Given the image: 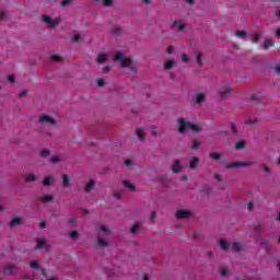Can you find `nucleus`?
Masks as SVG:
<instances>
[{"label": "nucleus", "mask_w": 280, "mask_h": 280, "mask_svg": "<svg viewBox=\"0 0 280 280\" xmlns=\"http://www.w3.org/2000/svg\"><path fill=\"white\" fill-rule=\"evenodd\" d=\"M246 34H247L246 31H240V30L236 31V36L238 38H246Z\"/></svg>", "instance_id": "cd10ccee"}, {"label": "nucleus", "mask_w": 280, "mask_h": 280, "mask_svg": "<svg viewBox=\"0 0 280 280\" xmlns=\"http://www.w3.org/2000/svg\"><path fill=\"white\" fill-rule=\"evenodd\" d=\"M210 159H212V161H226V158H222V153L219 152H211Z\"/></svg>", "instance_id": "6e6552de"}, {"label": "nucleus", "mask_w": 280, "mask_h": 280, "mask_svg": "<svg viewBox=\"0 0 280 280\" xmlns=\"http://www.w3.org/2000/svg\"><path fill=\"white\" fill-rule=\"evenodd\" d=\"M191 148H192V150H196V148H200V141L199 140H194Z\"/></svg>", "instance_id": "ea45409f"}, {"label": "nucleus", "mask_w": 280, "mask_h": 280, "mask_svg": "<svg viewBox=\"0 0 280 280\" xmlns=\"http://www.w3.org/2000/svg\"><path fill=\"white\" fill-rule=\"evenodd\" d=\"M197 65L201 66L202 65V54L198 52L196 56Z\"/></svg>", "instance_id": "f704fd0d"}, {"label": "nucleus", "mask_w": 280, "mask_h": 280, "mask_svg": "<svg viewBox=\"0 0 280 280\" xmlns=\"http://www.w3.org/2000/svg\"><path fill=\"white\" fill-rule=\"evenodd\" d=\"M37 248H45V240L43 238H37Z\"/></svg>", "instance_id": "c85d7f7f"}, {"label": "nucleus", "mask_w": 280, "mask_h": 280, "mask_svg": "<svg viewBox=\"0 0 280 280\" xmlns=\"http://www.w3.org/2000/svg\"><path fill=\"white\" fill-rule=\"evenodd\" d=\"M96 84H97V86H104V84H106V81L101 78V79L96 80Z\"/></svg>", "instance_id": "79ce46f5"}, {"label": "nucleus", "mask_w": 280, "mask_h": 280, "mask_svg": "<svg viewBox=\"0 0 280 280\" xmlns=\"http://www.w3.org/2000/svg\"><path fill=\"white\" fill-rule=\"evenodd\" d=\"M50 163L56 164V163H60V156L55 155L50 159Z\"/></svg>", "instance_id": "e433bc0d"}, {"label": "nucleus", "mask_w": 280, "mask_h": 280, "mask_svg": "<svg viewBox=\"0 0 280 280\" xmlns=\"http://www.w3.org/2000/svg\"><path fill=\"white\" fill-rule=\"evenodd\" d=\"M272 45H275L270 39H266L265 40V49H270V47H272Z\"/></svg>", "instance_id": "2f4dec72"}, {"label": "nucleus", "mask_w": 280, "mask_h": 280, "mask_svg": "<svg viewBox=\"0 0 280 280\" xmlns=\"http://www.w3.org/2000/svg\"><path fill=\"white\" fill-rule=\"evenodd\" d=\"M229 93H231L230 86L219 90L220 100H225L226 95H229Z\"/></svg>", "instance_id": "1a4fd4ad"}, {"label": "nucleus", "mask_w": 280, "mask_h": 280, "mask_svg": "<svg viewBox=\"0 0 280 280\" xmlns=\"http://www.w3.org/2000/svg\"><path fill=\"white\" fill-rule=\"evenodd\" d=\"M182 60H183V62H189V56H187V54H184L182 56Z\"/></svg>", "instance_id": "3c124183"}, {"label": "nucleus", "mask_w": 280, "mask_h": 280, "mask_svg": "<svg viewBox=\"0 0 280 280\" xmlns=\"http://www.w3.org/2000/svg\"><path fill=\"white\" fill-rule=\"evenodd\" d=\"M180 170H183V166H180V160H175L172 166V172L174 174H178V172H180Z\"/></svg>", "instance_id": "0eeeda50"}, {"label": "nucleus", "mask_w": 280, "mask_h": 280, "mask_svg": "<svg viewBox=\"0 0 280 280\" xmlns=\"http://www.w3.org/2000/svg\"><path fill=\"white\" fill-rule=\"evenodd\" d=\"M256 119H249L245 121V126H250V124H256Z\"/></svg>", "instance_id": "5fc2aeb1"}, {"label": "nucleus", "mask_w": 280, "mask_h": 280, "mask_svg": "<svg viewBox=\"0 0 280 280\" xmlns=\"http://www.w3.org/2000/svg\"><path fill=\"white\" fill-rule=\"evenodd\" d=\"M232 248L235 253H240V250H242V245L240 243H233Z\"/></svg>", "instance_id": "bb28decb"}, {"label": "nucleus", "mask_w": 280, "mask_h": 280, "mask_svg": "<svg viewBox=\"0 0 280 280\" xmlns=\"http://www.w3.org/2000/svg\"><path fill=\"white\" fill-rule=\"evenodd\" d=\"M261 229H262V226L260 224H257L254 226V233H256V235H258V237H261Z\"/></svg>", "instance_id": "4be33fe9"}, {"label": "nucleus", "mask_w": 280, "mask_h": 280, "mask_svg": "<svg viewBox=\"0 0 280 280\" xmlns=\"http://www.w3.org/2000/svg\"><path fill=\"white\" fill-rule=\"evenodd\" d=\"M100 231H102V233H105L106 235H109L110 233V230H108L106 225H101Z\"/></svg>", "instance_id": "72a5a7b5"}, {"label": "nucleus", "mask_w": 280, "mask_h": 280, "mask_svg": "<svg viewBox=\"0 0 280 280\" xmlns=\"http://www.w3.org/2000/svg\"><path fill=\"white\" fill-rule=\"evenodd\" d=\"M245 143L244 141H238L236 144H235V150H242V148H244Z\"/></svg>", "instance_id": "58836bf2"}, {"label": "nucleus", "mask_w": 280, "mask_h": 280, "mask_svg": "<svg viewBox=\"0 0 280 280\" xmlns=\"http://www.w3.org/2000/svg\"><path fill=\"white\" fill-rule=\"evenodd\" d=\"M137 137L140 139V141H143L145 139V133L143 132V129L137 130Z\"/></svg>", "instance_id": "5701e85b"}, {"label": "nucleus", "mask_w": 280, "mask_h": 280, "mask_svg": "<svg viewBox=\"0 0 280 280\" xmlns=\"http://www.w3.org/2000/svg\"><path fill=\"white\" fill-rule=\"evenodd\" d=\"M27 93H30V91L23 90V91L20 93V97H25V95H27Z\"/></svg>", "instance_id": "052dcab7"}, {"label": "nucleus", "mask_w": 280, "mask_h": 280, "mask_svg": "<svg viewBox=\"0 0 280 280\" xmlns=\"http://www.w3.org/2000/svg\"><path fill=\"white\" fill-rule=\"evenodd\" d=\"M44 187H49L51 185V176H46L43 180Z\"/></svg>", "instance_id": "b1692460"}, {"label": "nucleus", "mask_w": 280, "mask_h": 280, "mask_svg": "<svg viewBox=\"0 0 280 280\" xmlns=\"http://www.w3.org/2000/svg\"><path fill=\"white\" fill-rule=\"evenodd\" d=\"M49 154H50V151L49 150H43V151H40V156H49Z\"/></svg>", "instance_id": "a18cd8bd"}, {"label": "nucleus", "mask_w": 280, "mask_h": 280, "mask_svg": "<svg viewBox=\"0 0 280 280\" xmlns=\"http://www.w3.org/2000/svg\"><path fill=\"white\" fill-rule=\"evenodd\" d=\"M69 3H71V0H62L60 5H61V8H67V5H69Z\"/></svg>", "instance_id": "c03bdc74"}, {"label": "nucleus", "mask_w": 280, "mask_h": 280, "mask_svg": "<svg viewBox=\"0 0 280 280\" xmlns=\"http://www.w3.org/2000/svg\"><path fill=\"white\" fill-rule=\"evenodd\" d=\"M51 60H55L56 62H60V56H58V55H52L51 56Z\"/></svg>", "instance_id": "603ef678"}, {"label": "nucleus", "mask_w": 280, "mask_h": 280, "mask_svg": "<svg viewBox=\"0 0 280 280\" xmlns=\"http://www.w3.org/2000/svg\"><path fill=\"white\" fill-rule=\"evenodd\" d=\"M8 81H9L11 84H14V82H15V77H14V74H9V75H8Z\"/></svg>", "instance_id": "37998d69"}, {"label": "nucleus", "mask_w": 280, "mask_h": 280, "mask_svg": "<svg viewBox=\"0 0 280 280\" xmlns=\"http://www.w3.org/2000/svg\"><path fill=\"white\" fill-rule=\"evenodd\" d=\"M45 226H47V222L46 221H42L39 223V229H45Z\"/></svg>", "instance_id": "e2e57ef3"}, {"label": "nucleus", "mask_w": 280, "mask_h": 280, "mask_svg": "<svg viewBox=\"0 0 280 280\" xmlns=\"http://www.w3.org/2000/svg\"><path fill=\"white\" fill-rule=\"evenodd\" d=\"M125 165H126V167H132V161L126 160Z\"/></svg>", "instance_id": "bf43d9fd"}, {"label": "nucleus", "mask_w": 280, "mask_h": 280, "mask_svg": "<svg viewBox=\"0 0 280 280\" xmlns=\"http://www.w3.org/2000/svg\"><path fill=\"white\" fill-rule=\"evenodd\" d=\"M112 34H116V36H119L121 34V30L119 28V26H114L112 28Z\"/></svg>", "instance_id": "7c9ffc66"}, {"label": "nucleus", "mask_w": 280, "mask_h": 280, "mask_svg": "<svg viewBox=\"0 0 280 280\" xmlns=\"http://www.w3.org/2000/svg\"><path fill=\"white\" fill-rule=\"evenodd\" d=\"M253 39H254V43H258V42H259V35H258V34H255L254 37H253Z\"/></svg>", "instance_id": "69168bd1"}, {"label": "nucleus", "mask_w": 280, "mask_h": 280, "mask_svg": "<svg viewBox=\"0 0 280 280\" xmlns=\"http://www.w3.org/2000/svg\"><path fill=\"white\" fill-rule=\"evenodd\" d=\"M261 170L265 171L266 174H270V168L266 164L261 165Z\"/></svg>", "instance_id": "49530a36"}, {"label": "nucleus", "mask_w": 280, "mask_h": 280, "mask_svg": "<svg viewBox=\"0 0 280 280\" xmlns=\"http://www.w3.org/2000/svg\"><path fill=\"white\" fill-rule=\"evenodd\" d=\"M231 130L234 135H237V127H235V124L231 125Z\"/></svg>", "instance_id": "6e6d98bb"}, {"label": "nucleus", "mask_w": 280, "mask_h": 280, "mask_svg": "<svg viewBox=\"0 0 280 280\" xmlns=\"http://www.w3.org/2000/svg\"><path fill=\"white\" fill-rule=\"evenodd\" d=\"M14 265H8L5 268H4V271L8 272V275H15L14 272Z\"/></svg>", "instance_id": "412c9836"}, {"label": "nucleus", "mask_w": 280, "mask_h": 280, "mask_svg": "<svg viewBox=\"0 0 280 280\" xmlns=\"http://www.w3.org/2000/svg\"><path fill=\"white\" fill-rule=\"evenodd\" d=\"M172 27L178 30V32H183L185 30V24L178 23V21L173 22Z\"/></svg>", "instance_id": "a211bd4d"}, {"label": "nucleus", "mask_w": 280, "mask_h": 280, "mask_svg": "<svg viewBox=\"0 0 280 280\" xmlns=\"http://www.w3.org/2000/svg\"><path fill=\"white\" fill-rule=\"evenodd\" d=\"M253 162H231L226 164V170H237V167H250Z\"/></svg>", "instance_id": "7ed1b4c3"}, {"label": "nucleus", "mask_w": 280, "mask_h": 280, "mask_svg": "<svg viewBox=\"0 0 280 280\" xmlns=\"http://www.w3.org/2000/svg\"><path fill=\"white\" fill-rule=\"evenodd\" d=\"M156 218V212H152L151 213V217H150V220L152 221V220H154Z\"/></svg>", "instance_id": "338daca9"}, {"label": "nucleus", "mask_w": 280, "mask_h": 280, "mask_svg": "<svg viewBox=\"0 0 280 280\" xmlns=\"http://www.w3.org/2000/svg\"><path fill=\"white\" fill-rule=\"evenodd\" d=\"M229 275V269L226 267L221 268V276L226 277Z\"/></svg>", "instance_id": "a19ab883"}, {"label": "nucleus", "mask_w": 280, "mask_h": 280, "mask_svg": "<svg viewBox=\"0 0 280 280\" xmlns=\"http://www.w3.org/2000/svg\"><path fill=\"white\" fill-rule=\"evenodd\" d=\"M69 222H70V224L75 226V224H78V219L77 218H70Z\"/></svg>", "instance_id": "09e8293b"}, {"label": "nucleus", "mask_w": 280, "mask_h": 280, "mask_svg": "<svg viewBox=\"0 0 280 280\" xmlns=\"http://www.w3.org/2000/svg\"><path fill=\"white\" fill-rule=\"evenodd\" d=\"M121 195H122L121 191H115V192H114V196H115L116 198H121Z\"/></svg>", "instance_id": "0e129e2a"}, {"label": "nucleus", "mask_w": 280, "mask_h": 280, "mask_svg": "<svg viewBox=\"0 0 280 280\" xmlns=\"http://www.w3.org/2000/svg\"><path fill=\"white\" fill-rule=\"evenodd\" d=\"M275 71H276V73H277L278 75H280V67H279V66H277V67L275 68Z\"/></svg>", "instance_id": "774afa93"}, {"label": "nucleus", "mask_w": 280, "mask_h": 280, "mask_svg": "<svg viewBox=\"0 0 280 280\" xmlns=\"http://www.w3.org/2000/svg\"><path fill=\"white\" fill-rule=\"evenodd\" d=\"M39 121L40 124H50V126H56V119H54V117L51 116H47V115L40 116Z\"/></svg>", "instance_id": "39448f33"}, {"label": "nucleus", "mask_w": 280, "mask_h": 280, "mask_svg": "<svg viewBox=\"0 0 280 280\" xmlns=\"http://www.w3.org/2000/svg\"><path fill=\"white\" fill-rule=\"evenodd\" d=\"M198 163H200V160L197 156L192 158L189 163L190 170H196Z\"/></svg>", "instance_id": "f8f14e48"}, {"label": "nucleus", "mask_w": 280, "mask_h": 280, "mask_svg": "<svg viewBox=\"0 0 280 280\" xmlns=\"http://www.w3.org/2000/svg\"><path fill=\"white\" fill-rule=\"evenodd\" d=\"M164 69H165V71H170V70L174 69V60L170 59V60L165 61Z\"/></svg>", "instance_id": "dca6fc26"}, {"label": "nucleus", "mask_w": 280, "mask_h": 280, "mask_svg": "<svg viewBox=\"0 0 280 280\" xmlns=\"http://www.w3.org/2000/svg\"><path fill=\"white\" fill-rule=\"evenodd\" d=\"M43 21L46 25H49V27H56V25L60 23L58 20H52L49 15H43Z\"/></svg>", "instance_id": "423d86ee"}, {"label": "nucleus", "mask_w": 280, "mask_h": 280, "mask_svg": "<svg viewBox=\"0 0 280 280\" xmlns=\"http://www.w3.org/2000/svg\"><path fill=\"white\" fill-rule=\"evenodd\" d=\"M214 178H215V180L221 182V180H222V175L215 173V174H214Z\"/></svg>", "instance_id": "680f3d73"}, {"label": "nucleus", "mask_w": 280, "mask_h": 280, "mask_svg": "<svg viewBox=\"0 0 280 280\" xmlns=\"http://www.w3.org/2000/svg\"><path fill=\"white\" fill-rule=\"evenodd\" d=\"M80 38H82L80 35H74L72 37V43H78V40H80Z\"/></svg>", "instance_id": "13d9d810"}, {"label": "nucleus", "mask_w": 280, "mask_h": 280, "mask_svg": "<svg viewBox=\"0 0 280 280\" xmlns=\"http://www.w3.org/2000/svg\"><path fill=\"white\" fill-rule=\"evenodd\" d=\"M175 215L179 220H187V218H191V211H189V210H177Z\"/></svg>", "instance_id": "20e7f679"}, {"label": "nucleus", "mask_w": 280, "mask_h": 280, "mask_svg": "<svg viewBox=\"0 0 280 280\" xmlns=\"http://www.w3.org/2000/svg\"><path fill=\"white\" fill-rule=\"evenodd\" d=\"M130 233H132L135 235V233H139V225L135 224L131 226Z\"/></svg>", "instance_id": "c9c22d12"}, {"label": "nucleus", "mask_w": 280, "mask_h": 280, "mask_svg": "<svg viewBox=\"0 0 280 280\" xmlns=\"http://www.w3.org/2000/svg\"><path fill=\"white\" fill-rule=\"evenodd\" d=\"M166 54H168V55L174 54V46H168V47L166 48Z\"/></svg>", "instance_id": "de8ad7c7"}, {"label": "nucleus", "mask_w": 280, "mask_h": 280, "mask_svg": "<svg viewBox=\"0 0 280 280\" xmlns=\"http://www.w3.org/2000/svg\"><path fill=\"white\" fill-rule=\"evenodd\" d=\"M61 177H62L63 187H69V185L71 183V178H69V175L62 174Z\"/></svg>", "instance_id": "2eb2a0df"}, {"label": "nucleus", "mask_w": 280, "mask_h": 280, "mask_svg": "<svg viewBox=\"0 0 280 280\" xmlns=\"http://www.w3.org/2000/svg\"><path fill=\"white\" fill-rule=\"evenodd\" d=\"M207 100V95L205 93H197L196 95V104H202Z\"/></svg>", "instance_id": "9b49d317"}, {"label": "nucleus", "mask_w": 280, "mask_h": 280, "mask_svg": "<svg viewBox=\"0 0 280 280\" xmlns=\"http://www.w3.org/2000/svg\"><path fill=\"white\" fill-rule=\"evenodd\" d=\"M98 246L106 247L108 246V243L104 238H98Z\"/></svg>", "instance_id": "4c0bfd02"}, {"label": "nucleus", "mask_w": 280, "mask_h": 280, "mask_svg": "<svg viewBox=\"0 0 280 280\" xmlns=\"http://www.w3.org/2000/svg\"><path fill=\"white\" fill-rule=\"evenodd\" d=\"M110 69H112L110 66L103 67V73H108V71H110Z\"/></svg>", "instance_id": "4d7b16f0"}, {"label": "nucleus", "mask_w": 280, "mask_h": 280, "mask_svg": "<svg viewBox=\"0 0 280 280\" xmlns=\"http://www.w3.org/2000/svg\"><path fill=\"white\" fill-rule=\"evenodd\" d=\"M25 180H26V183H34V180H36V175L28 174L25 176Z\"/></svg>", "instance_id": "393cba45"}, {"label": "nucleus", "mask_w": 280, "mask_h": 280, "mask_svg": "<svg viewBox=\"0 0 280 280\" xmlns=\"http://www.w3.org/2000/svg\"><path fill=\"white\" fill-rule=\"evenodd\" d=\"M38 200L44 203L51 202V200H54V196H47V195L39 196Z\"/></svg>", "instance_id": "ddd939ff"}, {"label": "nucleus", "mask_w": 280, "mask_h": 280, "mask_svg": "<svg viewBox=\"0 0 280 280\" xmlns=\"http://www.w3.org/2000/svg\"><path fill=\"white\" fill-rule=\"evenodd\" d=\"M21 222H23V219H21V217H15L11 220L9 226L12 229L14 226H19L21 225Z\"/></svg>", "instance_id": "9d476101"}, {"label": "nucleus", "mask_w": 280, "mask_h": 280, "mask_svg": "<svg viewBox=\"0 0 280 280\" xmlns=\"http://www.w3.org/2000/svg\"><path fill=\"white\" fill-rule=\"evenodd\" d=\"M95 187V180L91 179L84 187V191L89 192Z\"/></svg>", "instance_id": "f3484780"}, {"label": "nucleus", "mask_w": 280, "mask_h": 280, "mask_svg": "<svg viewBox=\"0 0 280 280\" xmlns=\"http://www.w3.org/2000/svg\"><path fill=\"white\" fill-rule=\"evenodd\" d=\"M268 244H270V241L268 240L262 241L261 243L262 248H268Z\"/></svg>", "instance_id": "864d4df0"}, {"label": "nucleus", "mask_w": 280, "mask_h": 280, "mask_svg": "<svg viewBox=\"0 0 280 280\" xmlns=\"http://www.w3.org/2000/svg\"><path fill=\"white\" fill-rule=\"evenodd\" d=\"M106 60H108V55L101 54V55L97 56L96 62L98 65H102V63L106 62Z\"/></svg>", "instance_id": "4468645a"}, {"label": "nucleus", "mask_w": 280, "mask_h": 280, "mask_svg": "<svg viewBox=\"0 0 280 280\" xmlns=\"http://www.w3.org/2000/svg\"><path fill=\"white\" fill-rule=\"evenodd\" d=\"M122 185H124L129 191H135V185H132L130 182L125 180V182H122Z\"/></svg>", "instance_id": "aec40b11"}, {"label": "nucleus", "mask_w": 280, "mask_h": 280, "mask_svg": "<svg viewBox=\"0 0 280 280\" xmlns=\"http://www.w3.org/2000/svg\"><path fill=\"white\" fill-rule=\"evenodd\" d=\"M220 247L222 250H226L228 248H231V245L226 242V240H221L220 241Z\"/></svg>", "instance_id": "6ab92c4d"}, {"label": "nucleus", "mask_w": 280, "mask_h": 280, "mask_svg": "<svg viewBox=\"0 0 280 280\" xmlns=\"http://www.w3.org/2000/svg\"><path fill=\"white\" fill-rule=\"evenodd\" d=\"M115 0H103L104 8H110Z\"/></svg>", "instance_id": "c756f323"}, {"label": "nucleus", "mask_w": 280, "mask_h": 280, "mask_svg": "<svg viewBox=\"0 0 280 280\" xmlns=\"http://www.w3.org/2000/svg\"><path fill=\"white\" fill-rule=\"evenodd\" d=\"M114 60H119L121 67L126 68V67H130L132 65V59L130 58H125L124 54L118 52L115 55Z\"/></svg>", "instance_id": "f03ea898"}, {"label": "nucleus", "mask_w": 280, "mask_h": 280, "mask_svg": "<svg viewBox=\"0 0 280 280\" xmlns=\"http://www.w3.org/2000/svg\"><path fill=\"white\" fill-rule=\"evenodd\" d=\"M254 207H255V203L253 201H249L247 205L248 211H253Z\"/></svg>", "instance_id": "8fccbe9b"}, {"label": "nucleus", "mask_w": 280, "mask_h": 280, "mask_svg": "<svg viewBox=\"0 0 280 280\" xmlns=\"http://www.w3.org/2000/svg\"><path fill=\"white\" fill-rule=\"evenodd\" d=\"M178 132L183 135L184 132H187V130H191V132L198 133L200 132V127L198 125L185 121V118H178Z\"/></svg>", "instance_id": "f257e3e1"}, {"label": "nucleus", "mask_w": 280, "mask_h": 280, "mask_svg": "<svg viewBox=\"0 0 280 280\" xmlns=\"http://www.w3.org/2000/svg\"><path fill=\"white\" fill-rule=\"evenodd\" d=\"M31 268H33L34 270H38V268H40V265L38 264V261L34 260L31 262Z\"/></svg>", "instance_id": "473e14b6"}, {"label": "nucleus", "mask_w": 280, "mask_h": 280, "mask_svg": "<svg viewBox=\"0 0 280 280\" xmlns=\"http://www.w3.org/2000/svg\"><path fill=\"white\" fill-rule=\"evenodd\" d=\"M70 238H72L74 242L75 240H78V237H80V233L78 231H72L70 232Z\"/></svg>", "instance_id": "a878e982"}]
</instances>
